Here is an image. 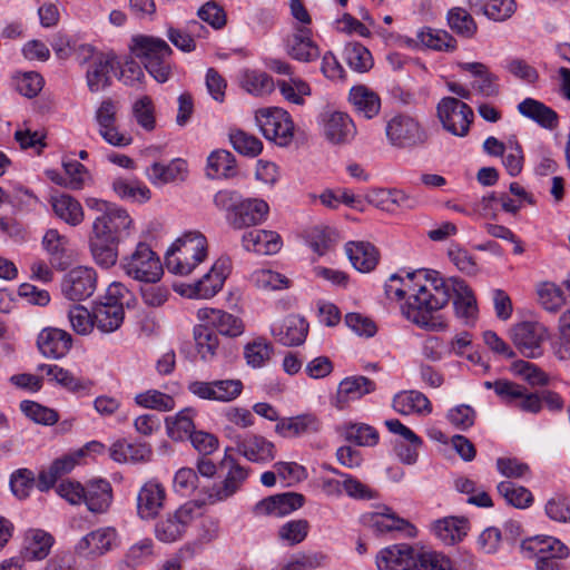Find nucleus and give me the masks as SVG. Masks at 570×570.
<instances>
[{"instance_id":"56","label":"nucleus","mask_w":570,"mask_h":570,"mask_svg":"<svg viewBox=\"0 0 570 570\" xmlns=\"http://www.w3.org/2000/svg\"><path fill=\"white\" fill-rule=\"evenodd\" d=\"M498 492L505 501L518 509H525L533 502L532 493L524 487L511 481H502L497 487Z\"/></svg>"},{"instance_id":"35","label":"nucleus","mask_w":570,"mask_h":570,"mask_svg":"<svg viewBox=\"0 0 570 570\" xmlns=\"http://www.w3.org/2000/svg\"><path fill=\"white\" fill-rule=\"evenodd\" d=\"M345 253L353 267L361 273H368L379 263L380 254L376 247L368 242H348Z\"/></svg>"},{"instance_id":"42","label":"nucleus","mask_w":570,"mask_h":570,"mask_svg":"<svg viewBox=\"0 0 570 570\" xmlns=\"http://www.w3.org/2000/svg\"><path fill=\"white\" fill-rule=\"evenodd\" d=\"M51 206L55 214L70 226H78L83 222L81 204L68 194L52 196Z\"/></svg>"},{"instance_id":"4","label":"nucleus","mask_w":570,"mask_h":570,"mask_svg":"<svg viewBox=\"0 0 570 570\" xmlns=\"http://www.w3.org/2000/svg\"><path fill=\"white\" fill-rule=\"evenodd\" d=\"M85 204L94 215V235L114 242H121L130 235L134 222L126 209L96 197L86 198Z\"/></svg>"},{"instance_id":"14","label":"nucleus","mask_w":570,"mask_h":570,"mask_svg":"<svg viewBox=\"0 0 570 570\" xmlns=\"http://www.w3.org/2000/svg\"><path fill=\"white\" fill-rule=\"evenodd\" d=\"M195 396L217 402H230L237 399L243 391L240 380H215L212 382L193 381L187 386Z\"/></svg>"},{"instance_id":"47","label":"nucleus","mask_w":570,"mask_h":570,"mask_svg":"<svg viewBox=\"0 0 570 570\" xmlns=\"http://www.w3.org/2000/svg\"><path fill=\"white\" fill-rule=\"evenodd\" d=\"M342 436L360 446H373L379 442V432L365 423H347L341 428Z\"/></svg>"},{"instance_id":"61","label":"nucleus","mask_w":570,"mask_h":570,"mask_svg":"<svg viewBox=\"0 0 570 570\" xmlns=\"http://www.w3.org/2000/svg\"><path fill=\"white\" fill-rule=\"evenodd\" d=\"M135 401L141 407L163 412L171 411L175 407L173 396L157 390H148L139 393L135 396Z\"/></svg>"},{"instance_id":"24","label":"nucleus","mask_w":570,"mask_h":570,"mask_svg":"<svg viewBox=\"0 0 570 570\" xmlns=\"http://www.w3.org/2000/svg\"><path fill=\"white\" fill-rule=\"evenodd\" d=\"M376 384L363 375L348 376L342 380L335 395L334 405L343 410L351 401L362 399L364 395L374 392Z\"/></svg>"},{"instance_id":"54","label":"nucleus","mask_w":570,"mask_h":570,"mask_svg":"<svg viewBox=\"0 0 570 570\" xmlns=\"http://www.w3.org/2000/svg\"><path fill=\"white\" fill-rule=\"evenodd\" d=\"M194 338L197 351L204 361L210 360L218 347V337L216 332L205 322H200L194 328Z\"/></svg>"},{"instance_id":"22","label":"nucleus","mask_w":570,"mask_h":570,"mask_svg":"<svg viewBox=\"0 0 570 570\" xmlns=\"http://www.w3.org/2000/svg\"><path fill=\"white\" fill-rule=\"evenodd\" d=\"M323 132L331 144L345 145L355 137L356 127L347 114L334 111L324 116Z\"/></svg>"},{"instance_id":"9","label":"nucleus","mask_w":570,"mask_h":570,"mask_svg":"<svg viewBox=\"0 0 570 570\" xmlns=\"http://www.w3.org/2000/svg\"><path fill=\"white\" fill-rule=\"evenodd\" d=\"M385 134L389 142L401 149H413L428 140V134L420 121L406 114L392 117L386 124Z\"/></svg>"},{"instance_id":"64","label":"nucleus","mask_w":570,"mask_h":570,"mask_svg":"<svg viewBox=\"0 0 570 570\" xmlns=\"http://www.w3.org/2000/svg\"><path fill=\"white\" fill-rule=\"evenodd\" d=\"M546 514L557 522H570V497L556 494L546 503Z\"/></svg>"},{"instance_id":"51","label":"nucleus","mask_w":570,"mask_h":570,"mask_svg":"<svg viewBox=\"0 0 570 570\" xmlns=\"http://www.w3.org/2000/svg\"><path fill=\"white\" fill-rule=\"evenodd\" d=\"M185 170L186 164L180 159L173 160L168 165L154 163L147 170V177L154 185L163 186L178 179Z\"/></svg>"},{"instance_id":"48","label":"nucleus","mask_w":570,"mask_h":570,"mask_svg":"<svg viewBox=\"0 0 570 570\" xmlns=\"http://www.w3.org/2000/svg\"><path fill=\"white\" fill-rule=\"evenodd\" d=\"M110 239L100 238L92 234L90 238V250L95 262L104 267L109 268L114 266L118 259V244Z\"/></svg>"},{"instance_id":"15","label":"nucleus","mask_w":570,"mask_h":570,"mask_svg":"<svg viewBox=\"0 0 570 570\" xmlns=\"http://www.w3.org/2000/svg\"><path fill=\"white\" fill-rule=\"evenodd\" d=\"M546 336V328L533 322L515 324L510 331V337L520 353L529 358L539 357L542 354L541 343Z\"/></svg>"},{"instance_id":"19","label":"nucleus","mask_w":570,"mask_h":570,"mask_svg":"<svg viewBox=\"0 0 570 570\" xmlns=\"http://www.w3.org/2000/svg\"><path fill=\"white\" fill-rule=\"evenodd\" d=\"M121 285H112L109 288L110 297L107 302L98 304L94 308L96 327L102 333L117 331L125 318V311L121 303L112 299V296L120 293Z\"/></svg>"},{"instance_id":"7","label":"nucleus","mask_w":570,"mask_h":570,"mask_svg":"<svg viewBox=\"0 0 570 570\" xmlns=\"http://www.w3.org/2000/svg\"><path fill=\"white\" fill-rule=\"evenodd\" d=\"M521 551L524 558L534 560L535 570H564V560L569 557L568 547L548 535L523 540Z\"/></svg>"},{"instance_id":"57","label":"nucleus","mask_w":570,"mask_h":570,"mask_svg":"<svg viewBox=\"0 0 570 570\" xmlns=\"http://www.w3.org/2000/svg\"><path fill=\"white\" fill-rule=\"evenodd\" d=\"M515 395L507 396L504 403L514 405L520 411L537 414L542 409V399L539 393L529 392L523 385L514 382Z\"/></svg>"},{"instance_id":"50","label":"nucleus","mask_w":570,"mask_h":570,"mask_svg":"<svg viewBox=\"0 0 570 570\" xmlns=\"http://www.w3.org/2000/svg\"><path fill=\"white\" fill-rule=\"evenodd\" d=\"M114 191L122 199L144 203L150 199V189L137 179L116 178L112 181Z\"/></svg>"},{"instance_id":"20","label":"nucleus","mask_w":570,"mask_h":570,"mask_svg":"<svg viewBox=\"0 0 570 570\" xmlns=\"http://www.w3.org/2000/svg\"><path fill=\"white\" fill-rule=\"evenodd\" d=\"M362 521L365 525L377 533L391 531H406L409 535L414 534V527L411 523L396 515L393 510L386 505L375 508L374 511L363 514Z\"/></svg>"},{"instance_id":"27","label":"nucleus","mask_w":570,"mask_h":570,"mask_svg":"<svg viewBox=\"0 0 570 570\" xmlns=\"http://www.w3.org/2000/svg\"><path fill=\"white\" fill-rule=\"evenodd\" d=\"M271 333L284 346H297L304 343L308 324L297 315H289L279 324L272 325Z\"/></svg>"},{"instance_id":"23","label":"nucleus","mask_w":570,"mask_h":570,"mask_svg":"<svg viewBox=\"0 0 570 570\" xmlns=\"http://www.w3.org/2000/svg\"><path fill=\"white\" fill-rule=\"evenodd\" d=\"M197 318L224 336L236 337L244 332L242 320L222 309L200 308Z\"/></svg>"},{"instance_id":"21","label":"nucleus","mask_w":570,"mask_h":570,"mask_svg":"<svg viewBox=\"0 0 570 570\" xmlns=\"http://www.w3.org/2000/svg\"><path fill=\"white\" fill-rule=\"evenodd\" d=\"M165 488L157 481H147L137 494V514L141 520L155 519L164 508Z\"/></svg>"},{"instance_id":"38","label":"nucleus","mask_w":570,"mask_h":570,"mask_svg":"<svg viewBox=\"0 0 570 570\" xmlns=\"http://www.w3.org/2000/svg\"><path fill=\"white\" fill-rule=\"evenodd\" d=\"M518 111L544 129L553 130L558 127V114L552 108L533 98L522 100L518 105Z\"/></svg>"},{"instance_id":"5","label":"nucleus","mask_w":570,"mask_h":570,"mask_svg":"<svg viewBox=\"0 0 570 570\" xmlns=\"http://www.w3.org/2000/svg\"><path fill=\"white\" fill-rule=\"evenodd\" d=\"M207 256V240L199 232H187L166 253V267L176 275H189Z\"/></svg>"},{"instance_id":"17","label":"nucleus","mask_w":570,"mask_h":570,"mask_svg":"<svg viewBox=\"0 0 570 570\" xmlns=\"http://www.w3.org/2000/svg\"><path fill=\"white\" fill-rule=\"evenodd\" d=\"M116 102L105 99L96 111L95 118L99 126V135L104 140L116 147H125L131 142V137L120 132L116 127Z\"/></svg>"},{"instance_id":"40","label":"nucleus","mask_w":570,"mask_h":570,"mask_svg":"<svg viewBox=\"0 0 570 570\" xmlns=\"http://www.w3.org/2000/svg\"><path fill=\"white\" fill-rule=\"evenodd\" d=\"M53 538L42 530H31L24 539V546L21 550V562L23 560L33 561L45 559L52 547Z\"/></svg>"},{"instance_id":"37","label":"nucleus","mask_w":570,"mask_h":570,"mask_svg":"<svg viewBox=\"0 0 570 570\" xmlns=\"http://www.w3.org/2000/svg\"><path fill=\"white\" fill-rule=\"evenodd\" d=\"M348 99L357 115L365 119L374 118L381 110L380 96L364 85L352 87Z\"/></svg>"},{"instance_id":"18","label":"nucleus","mask_w":570,"mask_h":570,"mask_svg":"<svg viewBox=\"0 0 570 570\" xmlns=\"http://www.w3.org/2000/svg\"><path fill=\"white\" fill-rule=\"evenodd\" d=\"M450 297L453 295L455 315L466 324L473 322L478 315L476 298L465 281L459 277L445 279Z\"/></svg>"},{"instance_id":"31","label":"nucleus","mask_w":570,"mask_h":570,"mask_svg":"<svg viewBox=\"0 0 570 570\" xmlns=\"http://www.w3.org/2000/svg\"><path fill=\"white\" fill-rule=\"evenodd\" d=\"M191 520V510L181 507L173 514H168L156 523V538L163 542H174L181 538L187 524Z\"/></svg>"},{"instance_id":"45","label":"nucleus","mask_w":570,"mask_h":570,"mask_svg":"<svg viewBox=\"0 0 570 570\" xmlns=\"http://www.w3.org/2000/svg\"><path fill=\"white\" fill-rule=\"evenodd\" d=\"M194 411L191 409H184L175 416H168L165 420L168 436L175 441H180L195 432L193 421Z\"/></svg>"},{"instance_id":"26","label":"nucleus","mask_w":570,"mask_h":570,"mask_svg":"<svg viewBox=\"0 0 570 570\" xmlns=\"http://www.w3.org/2000/svg\"><path fill=\"white\" fill-rule=\"evenodd\" d=\"M236 450L248 461L255 463L271 462L276 454L274 443L257 434H249L244 439L237 438Z\"/></svg>"},{"instance_id":"34","label":"nucleus","mask_w":570,"mask_h":570,"mask_svg":"<svg viewBox=\"0 0 570 570\" xmlns=\"http://www.w3.org/2000/svg\"><path fill=\"white\" fill-rule=\"evenodd\" d=\"M42 245L49 255L52 266L66 269L71 259L70 242L57 229H48L42 238Z\"/></svg>"},{"instance_id":"16","label":"nucleus","mask_w":570,"mask_h":570,"mask_svg":"<svg viewBox=\"0 0 570 570\" xmlns=\"http://www.w3.org/2000/svg\"><path fill=\"white\" fill-rule=\"evenodd\" d=\"M97 285V274L94 268L79 266L72 268L63 278L62 293L73 302L90 297Z\"/></svg>"},{"instance_id":"8","label":"nucleus","mask_w":570,"mask_h":570,"mask_svg":"<svg viewBox=\"0 0 570 570\" xmlns=\"http://www.w3.org/2000/svg\"><path fill=\"white\" fill-rule=\"evenodd\" d=\"M125 274L135 281L155 284L163 274V265L157 254L146 243H138L135 250L121 258Z\"/></svg>"},{"instance_id":"59","label":"nucleus","mask_w":570,"mask_h":570,"mask_svg":"<svg viewBox=\"0 0 570 570\" xmlns=\"http://www.w3.org/2000/svg\"><path fill=\"white\" fill-rule=\"evenodd\" d=\"M274 348L269 342L257 338L245 346L244 356L247 364L256 368L264 366L271 360Z\"/></svg>"},{"instance_id":"10","label":"nucleus","mask_w":570,"mask_h":570,"mask_svg":"<svg viewBox=\"0 0 570 570\" xmlns=\"http://www.w3.org/2000/svg\"><path fill=\"white\" fill-rule=\"evenodd\" d=\"M255 120L264 137L279 146H287L294 136V124L289 114L277 107L262 108Z\"/></svg>"},{"instance_id":"43","label":"nucleus","mask_w":570,"mask_h":570,"mask_svg":"<svg viewBox=\"0 0 570 570\" xmlns=\"http://www.w3.org/2000/svg\"><path fill=\"white\" fill-rule=\"evenodd\" d=\"M459 67L472 73L474 77L480 78L475 86L476 90L487 97H493L499 94V86L497 83L498 76L490 72L488 67L482 62H460Z\"/></svg>"},{"instance_id":"32","label":"nucleus","mask_w":570,"mask_h":570,"mask_svg":"<svg viewBox=\"0 0 570 570\" xmlns=\"http://www.w3.org/2000/svg\"><path fill=\"white\" fill-rule=\"evenodd\" d=\"M82 502L94 513H105L112 502V488L105 479H94L87 482Z\"/></svg>"},{"instance_id":"44","label":"nucleus","mask_w":570,"mask_h":570,"mask_svg":"<svg viewBox=\"0 0 570 570\" xmlns=\"http://www.w3.org/2000/svg\"><path fill=\"white\" fill-rule=\"evenodd\" d=\"M207 175L212 178L234 177L236 175V159L234 155L227 150H215L210 153L207 158Z\"/></svg>"},{"instance_id":"28","label":"nucleus","mask_w":570,"mask_h":570,"mask_svg":"<svg viewBox=\"0 0 570 570\" xmlns=\"http://www.w3.org/2000/svg\"><path fill=\"white\" fill-rule=\"evenodd\" d=\"M286 50L293 59L303 62L313 61L321 55L320 48L312 39L311 29L306 27L297 28L287 38Z\"/></svg>"},{"instance_id":"39","label":"nucleus","mask_w":570,"mask_h":570,"mask_svg":"<svg viewBox=\"0 0 570 570\" xmlns=\"http://www.w3.org/2000/svg\"><path fill=\"white\" fill-rule=\"evenodd\" d=\"M392 406L402 415H410L413 413L430 414L432 412L429 399L422 392L413 390L397 393L393 397Z\"/></svg>"},{"instance_id":"55","label":"nucleus","mask_w":570,"mask_h":570,"mask_svg":"<svg viewBox=\"0 0 570 570\" xmlns=\"http://www.w3.org/2000/svg\"><path fill=\"white\" fill-rule=\"evenodd\" d=\"M154 543L151 539H142L132 546H130L119 562V569L125 570L126 568L135 570L139 566L144 564L153 556Z\"/></svg>"},{"instance_id":"49","label":"nucleus","mask_w":570,"mask_h":570,"mask_svg":"<svg viewBox=\"0 0 570 570\" xmlns=\"http://www.w3.org/2000/svg\"><path fill=\"white\" fill-rule=\"evenodd\" d=\"M416 39L424 47L433 50L452 51L456 48V40L449 32L441 29L424 27L417 32Z\"/></svg>"},{"instance_id":"46","label":"nucleus","mask_w":570,"mask_h":570,"mask_svg":"<svg viewBox=\"0 0 570 570\" xmlns=\"http://www.w3.org/2000/svg\"><path fill=\"white\" fill-rule=\"evenodd\" d=\"M468 522L459 518H445L438 520L433 530L435 534L445 543L454 544L466 535Z\"/></svg>"},{"instance_id":"25","label":"nucleus","mask_w":570,"mask_h":570,"mask_svg":"<svg viewBox=\"0 0 570 570\" xmlns=\"http://www.w3.org/2000/svg\"><path fill=\"white\" fill-rule=\"evenodd\" d=\"M118 532L114 527L98 528L86 534L77 544L80 553L102 556L117 544Z\"/></svg>"},{"instance_id":"2","label":"nucleus","mask_w":570,"mask_h":570,"mask_svg":"<svg viewBox=\"0 0 570 570\" xmlns=\"http://www.w3.org/2000/svg\"><path fill=\"white\" fill-rule=\"evenodd\" d=\"M377 570H454L451 560L441 552L421 550L409 543H397L376 554Z\"/></svg>"},{"instance_id":"60","label":"nucleus","mask_w":570,"mask_h":570,"mask_svg":"<svg viewBox=\"0 0 570 570\" xmlns=\"http://www.w3.org/2000/svg\"><path fill=\"white\" fill-rule=\"evenodd\" d=\"M448 23L454 32L465 38H471L476 32L474 19L462 8H453L449 11Z\"/></svg>"},{"instance_id":"63","label":"nucleus","mask_w":570,"mask_h":570,"mask_svg":"<svg viewBox=\"0 0 570 570\" xmlns=\"http://www.w3.org/2000/svg\"><path fill=\"white\" fill-rule=\"evenodd\" d=\"M283 97L293 104L303 105L304 97L311 95L309 86L299 78H291L289 80H281L277 82Z\"/></svg>"},{"instance_id":"62","label":"nucleus","mask_w":570,"mask_h":570,"mask_svg":"<svg viewBox=\"0 0 570 570\" xmlns=\"http://www.w3.org/2000/svg\"><path fill=\"white\" fill-rule=\"evenodd\" d=\"M229 140L234 149L244 156L256 157L263 149V144L257 137L243 130L232 131Z\"/></svg>"},{"instance_id":"53","label":"nucleus","mask_w":570,"mask_h":570,"mask_svg":"<svg viewBox=\"0 0 570 570\" xmlns=\"http://www.w3.org/2000/svg\"><path fill=\"white\" fill-rule=\"evenodd\" d=\"M240 85L248 94L257 97L271 94L275 87L273 78L258 70H246L242 76Z\"/></svg>"},{"instance_id":"13","label":"nucleus","mask_w":570,"mask_h":570,"mask_svg":"<svg viewBox=\"0 0 570 570\" xmlns=\"http://www.w3.org/2000/svg\"><path fill=\"white\" fill-rule=\"evenodd\" d=\"M228 273L229 259L219 258L200 279L188 285L181 294L189 298H212L222 289Z\"/></svg>"},{"instance_id":"29","label":"nucleus","mask_w":570,"mask_h":570,"mask_svg":"<svg viewBox=\"0 0 570 570\" xmlns=\"http://www.w3.org/2000/svg\"><path fill=\"white\" fill-rule=\"evenodd\" d=\"M243 247L259 255H274L283 246L282 237L274 230L252 229L242 236Z\"/></svg>"},{"instance_id":"12","label":"nucleus","mask_w":570,"mask_h":570,"mask_svg":"<svg viewBox=\"0 0 570 570\" xmlns=\"http://www.w3.org/2000/svg\"><path fill=\"white\" fill-rule=\"evenodd\" d=\"M220 469L227 470L224 480L219 484H214L208 489V500L210 503L224 501L234 495L244 484L249 475V469L240 465L234 458L225 455L220 461Z\"/></svg>"},{"instance_id":"11","label":"nucleus","mask_w":570,"mask_h":570,"mask_svg":"<svg viewBox=\"0 0 570 570\" xmlns=\"http://www.w3.org/2000/svg\"><path fill=\"white\" fill-rule=\"evenodd\" d=\"M436 114L443 128L456 137L468 135L474 119L472 108L454 97H444L436 106Z\"/></svg>"},{"instance_id":"3","label":"nucleus","mask_w":570,"mask_h":570,"mask_svg":"<svg viewBox=\"0 0 570 570\" xmlns=\"http://www.w3.org/2000/svg\"><path fill=\"white\" fill-rule=\"evenodd\" d=\"M214 204L226 210L227 220L235 229H243L262 224L269 213L268 204L261 198H244L238 191L223 189L215 194Z\"/></svg>"},{"instance_id":"36","label":"nucleus","mask_w":570,"mask_h":570,"mask_svg":"<svg viewBox=\"0 0 570 570\" xmlns=\"http://www.w3.org/2000/svg\"><path fill=\"white\" fill-rule=\"evenodd\" d=\"M321 423L313 414H301L293 417L281 419L275 425V432L283 438H296L304 434L315 433L320 430Z\"/></svg>"},{"instance_id":"52","label":"nucleus","mask_w":570,"mask_h":570,"mask_svg":"<svg viewBox=\"0 0 570 570\" xmlns=\"http://www.w3.org/2000/svg\"><path fill=\"white\" fill-rule=\"evenodd\" d=\"M343 57L351 69L366 72L373 67V58L366 47L358 42H348L344 47Z\"/></svg>"},{"instance_id":"1","label":"nucleus","mask_w":570,"mask_h":570,"mask_svg":"<svg viewBox=\"0 0 570 570\" xmlns=\"http://www.w3.org/2000/svg\"><path fill=\"white\" fill-rule=\"evenodd\" d=\"M450 301L445 279L433 277L411 294L402 307L403 315L413 324L431 332L446 328L445 318L439 313Z\"/></svg>"},{"instance_id":"33","label":"nucleus","mask_w":570,"mask_h":570,"mask_svg":"<svg viewBox=\"0 0 570 570\" xmlns=\"http://www.w3.org/2000/svg\"><path fill=\"white\" fill-rule=\"evenodd\" d=\"M115 70L114 57L98 53L86 72V81L90 92H98L111 85Z\"/></svg>"},{"instance_id":"41","label":"nucleus","mask_w":570,"mask_h":570,"mask_svg":"<svg viewBox=\"0 0 570 570\" xmlns=\"http://www.w3.org/2000/svg\"><path fill=\"white\" fill-rule=\"evenodd\" d=\"M471 10L475 13H483L493 21H505L517 10L514 0H469Z\"/></svg>"},{"instance_id":"30","label":"nucleus","mask_w":570,"mask_h":570,"mask_svg":"<svg viewBox=\"0 0 570 570\" xmlns=\"http://www.w3.org/2000/svg\"><path fill=\"white\" fill-rule=\"evenodd\" d=\"M39 351L47 357L60 358L72 345L69 333L56 327L43 328L37 340Z\"/></svg>"},{"instance_id":"58","label":"nucleus","mask_w":570,"mask_h":570,"mask_svg":"<svg viewBox=\"0 0 570 570\" xmlns=\"http://www.w3.org/2000/svg\"><path fill=\"white\" fill-rule=\"evenodd\" d=\"M38 371L46 372V374L50 377V381H55L56 383L72 392L83 390L87 386L81 379L75 376L71 372L58 365L41 364L38 366Z\"/></svg>"},{"instance_id":"6","label":"nucleus","mask_w":570,"mask_h":570,"mask_svg":"<svg viewBox=\"0 0 570 570\" xmlns=\"http://www.w3.org/2000/svg\"><path fill=\"white\" fill-rule=\"evenodd\" d=\"M131 52L142 60L145 68L158 82H166L170 75L167 58L173 53L169 45L157 37L138 35L132 37Z\"/></svg>"}]
</instances>
